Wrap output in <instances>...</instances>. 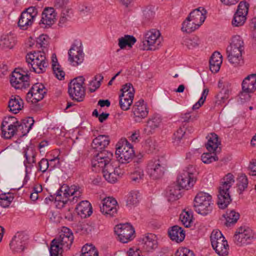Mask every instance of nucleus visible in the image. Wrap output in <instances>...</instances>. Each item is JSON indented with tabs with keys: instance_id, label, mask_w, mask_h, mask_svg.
<instances>
[{
	"instance_id": "nucleus-1",
	"label": "nucleus",
	"mask_w": 256,
	"mask_h": 256,
	"mask_svg": "<svg viewBox=\"0 0 256 256\" xmlns=\"http://www.w3.org/2000/svg\"><path fill=\"white\" fill-rule=\"evenodd\" d=\"M244 48L242 38L240 36H233L232 42L226 48V54L229 62L234 66L238 67L244 64L242 54Z\"/></svg>"
},
{
	"instance_id": "nucleus-2",
	"label": "nucleus",
	"mask_w": 256,
	"mask_h": 256,
	"mask_svg": "<svg viewBox=\"0 0 256 256\" xmlns=\"http://www.w3.org/2000/svg\"><path fill=\"white\" fill-rule=\"evenodd\" d=\"M26 62L28 64H30L33 71L38 73L44 72L48 65L45 54L41 51L30 52L26 56Z\"/></svg>"
},
{
	"instance_id": "nucleus-3",
	"label": "nucleus",
	"mask_w": 256,
	"mask_h": 256,
	"mask_svg": "<svg viewBox=\"0 0 256 256\" xmlns=\"http://www.w3.org/2000/svg\"><path fill=\"white\" fill-rule=\"evenodd\" d=\"M167 168L166 160L163 157L154 158L148 161L146 172L154 180L160 178L163 176Z\"/></svg>"
},
{
	"instance_id": "nucleus-4",
	"label": "nucleus",
	"mask_w": 256,
	"mask_h": 256,
	"mask_svg": "<svg viewBox=\"0 0 256 256\" xmlns=\"http://www.w3.org/2000/svg\"><path fill=\"white\" fill-rule=\"evenodd\" d=\"M196 171L192 166L190 165L186 167L178 176V184L182 188L188 190L191 188L196 182Z\"/></svg>"
},
{
	"instance_id": "nucleus-5",
	"label": "nucleus",
	"mask_w": 256,
	"mask_h": 256,
	"mask_svg": "<svg viewBox=\"0 0 256 256\" xmlns=\"http://www.w3.org/2000/svg\"><path fill=\"white\" fill-rule=\"evenodd\" d=\"M84 78L80 76L74 78L68 84V92L72 100L78 102H82L85 96V88L84 86Z\"/></svg>"
},
{
	"instance_id": "nucleus-6",
	"label": "nucleus",
	"mask_w": 256,
	"mask_h": 256,
	"mask_svg": "<svg viewBox=\"0 0 256 256\" xmlns=\"http://www.w3.org/2000/svg\"><path fill=\"white\" fill-rule=\"evenodd\" d=\"M116 156L118 161L122 164L129 162L133 158L134 152L133 148L126 140H122L116 145Z\"/></svg>"
},
{
	"instance_id": "nucleus-7",
	"label": "nucleus",
	"mask_w": 256,
	"mask_h": 256,
	"mask_svg": "<svg viewBox=\"0 0 256 256\" xmlns=\"http://www.w3.org/2000/svg\"><path fill=\"white\" fill-rule=\"evenodd\" d=\"M242 91L239 97L242 102L248 101L250 98V94L256 90V74L248 76L242 83Z\"/></svg>"
},
{
	"instance_id": "nucleus-8",
	"label": "nucleus",
	"mask_w": 256,
	"mask_h": 256,
	"mask_svg": "<svg viewBox=\"0 0 256 256\" xmlns=\"http://www.w3.org/2000/svg\"><path fill=\"white\" fill-rule=\"evenodd\" d=\"M114 232L122 243H127L134 238V228L128 223L117 224L114 227Z\"/></svg>"
},
{
	"instance_id": "nucleus-9",
	"label": "nucleus",
	"mask_w": 256,
	"mask_h": 256,
	"mask_svg": "<svg viewBox=\"0 0 256 256\" xmlns=\"http://www.w3.org/2000/svg\"><path fill=\"white\" fill-rule=\"evenodd\" d=\"M254 238L253 231L246 226L238 228L233 236V241L238 246H242L250 242Z\"/></svg>"
},
{
	"instance_id": "nucleus-10",
	"label": "nucleus",
	"mask_w": 256,
	"mask_h": 256,
	"mask_svg": "<svg viewBox=\"0 0 256 256\" xmlns=\"http://www.w3.org/2000/svg\"><path fill=\"white\" fill-rule=\"evenodd\" d=\"M81 42L76 40L68 52V60L74 66H78L84 61V54Z\"/></svg>"
},
{
	"instance_id": "nucleus-11",
	"label": "nucleus",
	"mask_w": 256,
	"mask_h": 256,
	"mask_svg": "<svg viewBox=\"0 0 256 256\" xmlns=\"http://www.w3.org/2000/svg\"><path fill=\"white\" fill-rule=\"evenodd\" d=\"M160 34L158 30H152L148 32L144 36L143 40L144 50H154L158 48L161 43Z\"/></svg>"
},
{
	"instance_id": "nucleus-12",
	"label": "nucleus",
	"mask_w": 256,
	"mask_h": 256,
	"mask_svg": "<svg viewBox=\"0 0 256 256\" xmlns=\"http://www.w3.org/2000/svg\"><path fill=\"white\" fill-rule=\"evenodd\" d=\"M2 136L7 139L10 138L17 132L16 118L13 116L5 117L1 124Z\"/></svg>"
},
{
	"instance_id": "nucleus-13",
	"label": "nucleus",
	"mask_w": 256,
	"mask_h": 256,
	"mask_svg": "<svg viewBox=\"0 0 256 256\" xmlns=\"http://www.w3.org/2000/svg\"><path fill=\"white\" fill-rule=\"evenodd\" d=\"M113 154L107 150H102L98 152L93 159L92 164L94 168H99L101 170L107 168L108 165H112L110 161Z\"/></svg>"
},
{
	"instance_id": "nucleus-14",
	"label": "nucleus",
	"mask_w": 256,
	"mask_h": 256,
	"mask_svg": "<svg viewBox=\"0 0 256 256\" xmlns=\"http://www.w3.org/2000/svg\"><path fill=\"white\" fill-rule=\"evenodd\" d=\"M29 79L28 74H23L14 70L10 78V82L16 89L26 88L30 86Z\"/></svg>"
},
{
	"instance_id": "nucleus-15",
	"label": "nucleus",
	"mask_w": 256,
	"mask_h": 256,
	"mask_svg": "<svg viewBox=\"0 0 256 256\" xmlns=\"http://www.w3.org/2000/svg\"><path fill=\"white\" fill-rule=\"evenodd\" d=\"M27 236L22 232H18L13 236L10 243V250L14 252H21L26 246Z\"/></svg>"
},
{
	"instance_id": "nucleus-16",
	"label": "nucleus",
	"mask_w": 256,
	"mask_h": 256,
	"mask_svg": "<svg viewBox=\"0 0 256 256\" xmlns=\"http://www.w3.org/2000/svg\"><path fill=\"white\" fill-rule=\"evenodd\" d=\"M78 188L76 186L74 185L69 187L67 185H63L61 188L56 192V200L61 202L62 204V207L65 206V204L68 202L67 198L70 196L76 194L78 192Z\"/></svg>"
},
{
	"instance_id": "nucleus-17",
	"label": "nucleus",
	"mask_w": 256,
	"mask_h": 256,
	"mask_svg": "<svg viewBox=\"0 0 256 256\" xmlns=\"http://www.w3.org/2000/svg\"><path fill=\"white\" fill-rule=\"evenodd\" d=\"M74 238L72 232L66 227H63L60 232L58 236L56 238L66 250L70 249L73 242Z\"/></svg>"
},
{
	"instance_id": "nucleus-18",
	"label": "nucleus",
	"mask_w": 256,
	"mask_h": 256,
	"mask_svg": "<svg viewBox=\"0 0 256 256\" xmlns=\"http://www.w3.org/2000/svg\"><path fill=\"white\" fill-rule=\"evenodd\" d=\"M132 111L136 122H140V120L146 118L148 113L147 106L143 100H140L135 103Z\"/></svg>"
},
{
	"instance_id": "nucleus-19",
	"label": "nucleus",
	"mask_w": 256,
	"mask_h": 256,
	"mask_svg": "<svg viewBox=\"0 0 256 256\" xmlns=\"http://www.w3.org/2000/svg\"><path fill=\"white\" fill-rule=\"evenodd\" d=\"M214 204L212 196L207 193L200 192L195 196L194 206L196 208H208V207L213 206Z\"/></svg>"
},
{
	"instance_id": "nucleus-20",
	"label": "nucleus",
	"mask_w": 256,
	"mask_h": 256,
	"mask_svg": "<svg viewBox=\"0 0 256 256\" xmlns=\"http://www.w3.org/2000/svg\"><path fill=\"white\" fill-rule=\"evenodd\" d=\"M34 120L32 117H28L23 119L21 122L16 120L17 132L20 136H26L34 125Z\"/></svg>"
},
{
	"instance_id": "nucleus-21",
	"label": "nucleus",
	"mask_w": 256,
	"mask_h": 256,
	"mask_svg": "<svg viewBox=\"0 0 256 256\" xmlns=\"http://www.w3.org/2000/svg\"><path fill=\"white\" fill-rule=\"evenodd\" d=\"M25 160L24 162L26 168V172L27 173L28 169H31L33 167V164L36 162V152L32 146L26 148L24 151Z\"/></svg>"
},
{
	"instance_id": "nucleus-22",
	"label": "nucleus",
	"mask_w": 256,
	"mask_h": 256,
	"mask_svg": "<svg viewBox=\"0 0 256 256\" xmlns=\"http://www.w3.org/2000/svg\"><path fill=\"white\" fill-rule=\"evenodd\" d=\"M141 245L142 248L147 252L155 249L158 246L156 235L152 234H148L144 236L142 240Z\"/></svg>"
},
{
	"instance_id": "nucleus-23",
	"label": "nucleus",
	"mask_w": 256,
	"mask_h": 256,
	"mask_svg": "<svg viewBox=\"0 0 256 256\" xmlns=\"http://www.w3.org/2000/svg\"><path fill=\"white\" fill-rule=\"evenodd\" d=\"M206 11L202 7H199L191 12L188 16V20L192 19L200 26L206 18Z\"/></svg>"
},
{
	"instance_id": "nucleus-24",
	"label": "nucleus",
	"mask_w": 256,
	"mask_h": 256,
	"mask_svg": "<svg viewBox=\"0 0 256 256\" xmlns=\"http://www.w3.org/2000/svg\"><path fill=\"white\" fill-rule=\"evenodd\" d=\"M109 136L106 135H99L92 142V146L97 151H102L110 144Z\"/></svg>"
},
{
	"instance_id": "nucleus-25",
	"label": "nucleus",
	"mask_w": 256,
	"mask_h": 256,
	"mask_svg": "<svg viewBox=\"0 0 256 256\" xmlns=\"http://www.w3.org/2000/svg\"><path fill=\"white\" fill-rule=\"evenodd\" d=\"M168 233L170 238L176 242H182L185 238L184 230L177 225L172 226L168 230Z\"/></svg>"
},
{
	"instance_id": "nucleus-26",
	"label": "nucleus",
	"mask_w": 256,
	"mask_h": 256,
	"mask_svg": "<svg viewBox=\"0 0 256 256\" xmlns=\"http://www.w3.org/2000/svg\"><path fill=\"white\" fill-rule=\"evenodd\" d=\"M240 214L234 209H227L222 217L226 220L225 226L230 227L235 224L240 218Z\"/></svg>"
},
{
	"instance_id": "nucleus-27",
	"label": "nucleus",
	"mask_w": 256,
	"mask_h": 256,
	"mask_svg": "<svg viewBox=\"0 0 256 256\" xmlns=\"http://www.w3.org/2000/svg\"><path fill=\"white\" fill-rule=\"evenodd\" d=\"M56 16V13L54 8H46L42 14L40 22L44 24L50 26L55 22Z\"/></svg>"
},
{
	"instance_id": "nucleus-28",
	"label": "nucleus",
	"mask_w": 256,
	"mask_h": 256,
	"mask_svg": "<svg viewBox=\"0 0 256 256\" xmlns=\"http://www.w3.org/2000/svg\"><path fill=\"white\" fill-rule=\"evenodd\" d=\"M222 62V56L218 52L213 53L210 60V69L212 72L216 73L220 69Z\"/></svg>"
},
{
	"instance_id": "nucleus-29",
	"label": "nucleus",
	"mask_w": 256,
	"mask_h": 256,
	"mask_svg": "<svg viewBox=\"0 0 256 256\" xmlns=\"http://www.w3.org/2000/svg\"><path fill=\"white\" fill-rule=\"evenodd\" d=\"M206 138L208 142L205 144L207 150L210 152H214L220 144V142L218 140V136L214 133H211Z\"/></svg>"
},
{
	"instance_id": "nucleus-30",
	"label": "nucleus",
	"mask_w": 256,
	"mask_h": 256,
	"mask_svg": "<svg viewBox=\"0 0 256 256\" xmlns=\"http://www.w3.org/2000/svg\"><path fill=\"white\" fill-rule=\"evenodd\" d=\"M10 111L17 114L23 108V100L19 96H12L8 102Z\"/></svg>"
},
{
	"instance_id": "nucleus-31",
	"label": "nucleus",
	"mask_w": 256,
	"mask_h": 256,
	"mask_svg": "<svg viewBox=\"0 0 256 256\" xmlns=\"http://www.w3.org/2000/svg\"><path fill=\"white\" fill-rule=\"evenodd\" d=\"M217 204L219 208H226L231 202V198L228 191L219 189V194L218 196Z\"/></svg>"
},
{
	"instance_id": "nucleus-32",
	"label": "nucleus",
	"mask_w": 256,
	"mask_h": 256,
	"mask_svg": "<svg viewBox=\"0 0 256 256\" xmlns=\"http://www.w3.org/2000/svg\"><path fill=\"white\" fill-rule=\"evenodd\" d=\"M31 90L34 94L35 102H38L42 100L46 94V90L42 84H35L32 87Z\"/></svg>"
},
{
	"instance_id": "nucleus-33",
	"label": "nucleus",
	"mask_w": 256,
	"mask_h": 256,
	"mask_svg": "<svg viewBox=\"0 0 256 256\" xmlns=\"http://www.w3.org/2000/svg\"><path fill=\"white\" fill-rule=\"evenodd\" d=\"M102 172L106 180L110 183H114L116 182L119 174L116 173L112 165H108L107 168L102 170Z\"/></svg>"
},
{
	"instance_id": "nucleus-34",
	"label": "nucleus",
	"mask_w": 256,
	"mask_h": 256,
	"mask_svg": "<svg viewBox=\"0 0 256 256\" xmlns=\"http://www.w3.org/2000/svg\"><path fill=\"white\" fill-rule=\"evenodd\" d=\"M160 122V120L158 117L153 116L149 118L144 130V133L147 135L152 134L154 130L159 126Z\"/></svg>"
},
{
	"instance_id": "nucleus-35",
	"label": "nucleus",
	"mask_w": 256,
	"mask_h": 256,
	"mask_svg": "<svg viewBox=\"0 0 256 256\" xmlns=\"http://www.w3.org/2000/svg\"><path fill=\"white\" fill-rule=\"evenodd\" d=\"M181 189L182 188L178 184H174L170 186L168 192V200L174 201L179 199L182 196Z\"/></svg>"
},
{
	"instance_id": "nucleus-36",
	"label": "nucleus",
	"mask_w": 256,
	"mask_h": 256,
	"mask_svg": "<svg viewBox=\"0 0 256 256\" xmlns=\"http://www.w3.org/2000/svg\"><path fill=\"white\" fill-rule=\"evenodd\" d=\"M215 252L220 256H226L228 254V245L227 241L224 238L222 242H216V244H212Z\"/></svg>"
},
{
	"instance_id": "nucleus-37",
	"label": "nucleus",
	"mask_w": 256,
	"mask_h": 256,
	"mask_svg": "<svg viewBox=\"0 0 256 256\" xmlns=\"http://www.w3.org/2000/svg\"><path fill=\"white\" fill-rule=\"evenodd\" d=\"M128 94H120L119 96V104L120 108L124 111L130 109V106L132 105L134 97L132 94H130V96H127Z\"/></svg>"
},
{
	"instance_id": "nucleus-38",
	"label": "nucleus",
	"mask_w": 256,
	"mask_h": 256,
	"mask_svg": "<svg viewBox=\"0 0 256 256\" xmlns=\"http://www.w3.org/2000/svg\"><path fill=\"white\" fill-rule=\"evenodd\" d=\"M64 246L56 240L54 239L50 244V256H62Z\"/></svg>"
},
{
	"instance_id": "nucleus-39",
	"label": "nucleus",
	"mask_w": 256,
	"mask_h": 256,
	"mask_svg": "<svg viewBox=\"0 0 256 256\" xmlns=\"http://www.w3.org/2000/svg\"><path fill=\"white\" fill-rule=\"evenodd\" d=\"M34 20L28 13L22 12L18 22V26L22 30H26L28 26L32 24Z\"/></svg>"
},
{
	"instance_id": "nucleus-40",
	"label": "nucleus",
	"mask_w": 256,
	"mask_h": 256,
	"mask_svg": "<svg viewBox=\"0 0 256 256\" xmlns=\"http://www.w3.org/2000/svg\"><path fill=\"white\" fill-rule=\"evenodd\" d=\"M184 209L183 212L180 214V218L182 224L186 228L192 226L193 223V214L190 210H186Z\"/></svg>"
},
{
	"instance_id": "nucleus-41",
	"label": "nucleus",
	"mask_w": 256,
	"mask_h": 256,
	"mask_svg": "<svg viewBox=\"0 0 256 256\" xmlns=\"http://www.w3.org/2000/svg\"><path fill=\"white\" fill-rule=\"evenodd\" d=\"M52 68L56 77L60 80L63 79L65 76L64 72L60 68V66L58 62L56 55L53 54L52 56Z\"/></svg>"
},
{
	"instance_id": "nucleus-42",
	"label": "nucleus",
	"mask_w": 256,
	"mask_h": 256,
	"mask_svg": "<svg viewBox=\"0 0 256 256\" xmlns=\"http://www.w3.org/2000/svg\"><path fill=\"white\" fill-rule=\"evenodd\" d=\"M200 26L196 22L192 21V19L188 20V16L182 22V30L187 33H191L198 29Z\"/></svg>"
},
{
	"instance_id": "nucleus-43",
	"label": "nucleus",
	"mask_w": 256,
	"mask_h": 256,
	"mask_svg": "<svg viewBox=\"0 0 256 256\" xmlns=\"http://www.w3.org/2000/svg\"><path fill=\"white\" fill-rule=\"evenodd\" d=\"M144 176L143 170L140 168H136L132 172H131L130 179V182L134 184H136L140 182L143 180Z\"/></svg>"
},
{
	"instance_id": "nucleus-44",
	"label": "nucleus",
	"mask_w": 256,
	"mask_h": 256,
	"mask_svg": "<svg viewBox=\"0 0 256 256\" xmlns=\"http://www.w3.org/2000/svg\"><path fill=\"white\" fill-rule=\"evenodd\" d=\"M136 41V38L134 36L126 35L118 39V46L121 49H124L126 46L131 48Z\"/></svg>"
},
{
	"instance_id": "nucleus-45",
	"label": "nucleus",
	"mask_w": 256,
	"mask_h": 256,
	"mask_svg": "<svg viewBox=\"0 0 256 256\" xmlns=\"http://www.w3.org/2000/svg\"><path fill=\"white\" fill-rule=\"evenodd\" d=\"M15 44V38L12 34L4 35L2 37L0 46L3 48H12Z\"/></svg>"
},
{
	"instance_id": "nucleus-46",
	"label": "nucleus",
	"mask_w": 256,
	"mask_h": 256,
	"mask_svg": "<svg viewBox=\"0 0 256 256\" xmlns=\"http://www.w3.org/2000/svg\"><path fill=\"white\" fill-rule=\"evenodd\" d=\"M234 182V176L232 174L228 173L222 178V184L219 187V189L228 191Z\"/></svg>"
},
{
	"instance_id": "nucleus-47",
	"label": "nucleus",
	"mask_w": 256,
	"mask_h": 256,
	"mask_svg": "<svg viewBox=\"0 0 256 256\" xmlns=\"http://www.w3.org/2000/svg\"><path fill=\"white\" fill-rule=\"evenodd\" d=\"M138 194L137 191H132L129 193L126 204L128 207H136L138 206L139 202Z\"/></svg>"
},
{
	"instance_id": "nucleus-48",
	"label": "nucleus",
	"mask_w": 256,
	"mask_h": 256,
	"mask_svg": "<svg viewBox=\"0 0 256 256\" xmlns=\"http://www.w3.org/2000/svg\"><path fill=\"white\" fill-rule=\"evenodd\" d=\"M183 44L188 49H193L198 46L200 44V39L196 36L186 38L183 42Z\"/></svg>"
},
{
	"instance_id": "nucleus-49",
	"label": "nucleus",
	"mask_w": 256,
	"mask_h": 256,
	"mask_svg": "<svg viewBox=\"0 0 256 256\" xmlns=\"http://www.w3.org/2000/svg\"><path fill=\"white\" fill-rule=\"evenodd\" d=\"M246 16L240 12H235L232 20V24L234 26H242L246 22Z\"/></svg>"
},
{
	"instance_id": "nucleus-50",
	"label": "nucleus",
	"mask_w": 256,
	"mask_h": 256,
	"mask_svg": "<svg viewBox=\"0 0 256 256\" xmlns=\"http://www.w3.org/2000/svg\"><path fill=\"white\" fill-rule=\"evenodd\" d=\"M229 92L230 90L228 88H222L216 96V102L218 104L224 103L229 97Z\"/></svg>"
},
{
	"instance_id": "nucleus-51",
	"label": "nucleus",
	"mask_w": 256,
	"mask_h": 256,
	"mask_svg": "<svg viewBox=\"0 0 256 256\" xmlns=\"http://www.w3.org/2000/svg\"><path fill=\"white\" fill-rule=\"evenodd\" d=\"M101 204L104 208H116V206L118 205L117 200L111 196L104 198L102 200Z\"/></svg>"
},
{
	"instance_id": "nucleus-52",
	"label": "nucleus",
	"mask_w": 256,
	"mask_h": 256,
	"mask_svg": "<svg viewBox=\"0 0 256 256\" xmlns=\"http://www.w3.org/2000/svg\"><path fill=\"white\" fill-rule=\"evenodd\" d=\"M14 200V197L10 194L8 195L2 194L0 195V204L4 208L9 206L10 203Z\"/></svg>"
},
{
	"instance_id": "nucleus-53",
	"label": "nucleus",
	"mask_w": 256,
	"mask_h": 256,
	"mask_svg": "<svg viewBox=\"0 0 256 256\" xmlns=\"http://www.w3.org/2000/svg\"><path fill=\"white\" fill-rule=\"evenodd\" d=\"M210 242L211 244H216V242H222V240H224V237L223 236L221 232L219 230H214L210 235Z\"/></svg>"
},
{
	"instance_id": "nucleus-54",
	"label": "nucleus",
	"mask_w": 256,
	"mask_h": 256,
	"mask_svg": "<svg viewBox=\"0 0 256 256\" xmlns=\"http://www.w3.org/2000/svg\"><path fill=\"white\" fill-rule=\"evenodd\" d=\"M210 152L204 153L201 156V160L203 162L204 164H210L213 162H216L218 160V158L216 154H214V156Z\"/></svg>"
},
{
	"instance_id": "nucleus-55",
	"label": "nucleus",
	"mask_w": 256,
	"mask_h": 256,
	"mask_svg": "<svg viewBox=\"0 0 256 256\" xmlns=\"http://www.w3.org/2000/svg\"><path fill=\"white\" fill-rule=\"evenodd\" d=\"M186 132V130L184 128H180L177 130L174 134L173 136V142L176 144H178L179 142L183 138Z\"/></svg>"
},
{
	"instance_id": "nucleus-56",
	"label": "nucleus",
	"mask_w": 256,
	"mask_h": 256,
	"mask_svg": "<svg viewBox=\"0 0 256 256\" xmlns=\"http://www.w3.org/2000/svg\"><path fill=\"white\" fill-rule=\"evenodd\" d=\"M154 12L150 8H146L143 10L144 22L147 24L154 18Z\"/></svg>"
},
{
	"instance_id": "nucleus-57",
	"label": "nucleus",
	"mask_w": 256,
	"mask_h": 256,
	"mask_svg": "<svg viewBox=\"0 0 256 256\" xmlns=\"http://www.w3.org/2000/svg\"><path fill=\"white\" fill-rule=\"evenodd\" d=\"M248 180L245 175H242L238 178V187L240 193L248 186Z\"/></svg>"
},
{
	"instance_id": "nucleus-58",
	"label": "nucleus",
	"mask_w": 256,
	"mask_h": 256,
	"mask_svg": "<svg viewBox=\"0 0 256 256\" xmlns=\"http://www.w3.org/2000/svg\"><path fill=\"white\" fill-rule=\"evenodd\" d=\"M121 94H128L127 96L132 94V96H134V90L132 84L130 83L124 84L121 89Z\"/></svg>"
},
{
	"instance_id": "nucleus-59",
	"label": "nucleus",
	"mask_w": 256,
	"mask_h": 256,
	"mask_svg": "<svg viewBox=\"0 0 256 256\" xmlns=\"http://www.w3.org/2000/svg\"><path fill=\"white\" fill-rule=\"evenodd\" d=\"M100 211L106 218L115 217L118 215L117 209H100Z\"/></svg>"
},
{
	"instance_id": "nucleus-60",
	"label": "nucleus",
	"mask_w": 256,
	"mask_h": 256,
	"mask_svg": "<svg viewBox=\"0 0 256 256\" xmlns=\"http://www.w3.org/2000/svg\"><path fill=\"white\" fill-rule=\"evenodd\" d=\"M249 4L246 2H240L238 10L236 12H240L244 15H247L248 10Z\"/></svg>"
},
{
	"instance_id": "nucleus-61",
	"label": "nucleus",
	"mask_w": 256,
	"mask_h": 256,
	"mask_svg": "<svg viewBox=\"0 0 256 256\" xmlns=\"http://www.w3.org/2000/svg\"><path fill=\"white\" fill-rule=\"evenodd\" d=\"M82 252L89 253L92 254H98V252L92 244H86L82 248Z\"/></svg>"
},
{
	"instance_id": "nucleus-62",
	"label": "nucleus",
	"mask_w": 256,
	"mask_h": 256,
	"mask_svg": "<svg viewBox=\"0 0 256 256\" xmlns=\"http://www.w3.org/2000/svg\"><path fill=\"white\" fill-rule=\"evenodd\" d=\"M48 37L47 35L42 34L37 38L36 44L41 48L46 47L48 44Z\"/></svg>"
},
{
	"instance_id": "nucleus-63",
	"label": "nucleus",
	"mask_w": 256,
	"mask_h": 256,
	"mask_svg": "<svg viewBox=\"0 0 256 256\" xmlns=\"http://www.w3.org/2000/svg\"><path fill=\"white\" fill-rule=\"evenodd\" d=\"M76 213L82 218H85L90 216L92 213V209H76Z\"/></svg>"
},
{
	"instance_id": "nucleus-64",
	"label": "nucleus",
	"mask_w": 256,
	"mask_h": 256,
	"mask_svg": "<svg viewBox=\"0 0 256 256\" xmlns=\"http://www.w3.org/2000/svg\"><path fill=\"white\" fill-rule=\"evenodd\" d=\"M176 256H194V255L192 251L186 248H184L178 250L176 252Z\"/></svg>"
}]
</instances>
